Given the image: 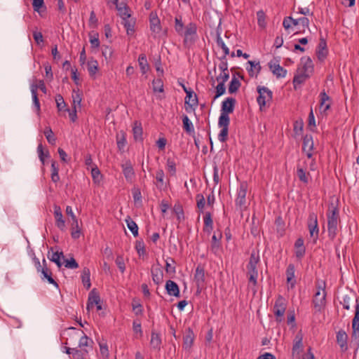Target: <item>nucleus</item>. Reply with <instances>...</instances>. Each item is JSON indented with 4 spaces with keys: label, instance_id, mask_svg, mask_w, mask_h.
Wrapping results in <instances>:
<instances>
[{
    "label": "nucleus",
    "instance_id": "obj_1",
    "mask_svg": "<svg viewBox=\"0 0 359 359\" xmlns=\"http://www.w3.org/2000/svg\"><path fill=\"white\" fill-rule=\"evenodd\" d=\"M355 302V316L352 321V337H355L356 333L359 331V300L358 298H354L353 296H344L343 298V307L345 309H349L350 305L353 304Z\"/></svg>",
    "mask_w": 359,
    "mask_h": 359
},
{
    "label": "nucleus",
    "instance_id": "obj_2",
    "mask_svg": "<svg viewBox=\"0 0 359 359\" xmlns=\"http://www.w3.org/2000/svg\"><path fill=\"white\" fill-rule=\"evenodd\" d=\"M339 221V210L332 203L329 208L327 212V226L329 237L333 239L337 231V226Z\"/></svg>",
    "mask_w": 359,
    "mask_h": 359
},
{
    "label": "nucleus",
    "instance_id": "obj_3",
    "mask_svg": "<svg viewBox=\"0 0 359 359\" xmlns=\"http://www.w3.org/2000/svg\"><path fill=\"white\" fill-rule=\"evenodd\" d=\"M325 297V283H318L313 299V304L316 312H320L324 309L326 304Z\"/></svg>",
    "mask_w": 359,
    "mask_h": 359
},
{
    "label": "nucleus",
    "instance_id": "obj_4",
    "mask_svg": "<svg viewBox=\"0 0 359 359\" xmlns=\"http://www.w3.org/2000/svg\"><path fill=\"white\" fill-rule=\"evenodd\" d=\"M285 299L281 295H278L273 306V313L276 316V320L281 322L283 320L286 310Z\"/></svg>",
    "mask_w": 359,
    "mask_h": 359
},
{
    "label": "nucleus",
    "instance_id": "obj_5",
    "mask_svg": "<svg viewBox=\"0 0 359 359\" xmlns=\"http://www.w3.org/2000/svg\"><path fill=\"white\" fill-rule=\"evenodd\" d=\"M257 92L259 96L257 98L258 104L259 105L260 109L262 110L265 107L266 102H270L272 100V92L268 88L264 86H258Z\"/></svg>",
    "mask_w": 359,
    "mask_h": 359
},
{
    "label": "nucleus",
    "instance_id": "obj_6",
    "mask_svg": "<svg viewBox=\"0 0 359 359\" xmlns=\"http://www.w3.org/2000/svg\"><path fill=\"white\" fill-rule=\"evenodd\" d=\"M66 214L71 217L72 219V232L71 235L74 239H77L80 237L81 229L79 226L78 219L74 215L72 208L71 206H67Z\"/></svg>",
    "mask_w": 359,
    "mask_h": 359
},
{
    "label": "nucleus",
    "instance_id": "obj_7",
    "mask_svg": "<svg viewBox=\"0 0 359 359\" xmlns=\"http://www.w3.org/2000/svg\"><path fill=\"white\" fill-rule=\"evenodd\" d=\"M248 191V184L243 182L240 184L237 191V197L236 199V204L242 210L245 208L246 204V194Z\"/></svg>",
    "mask_w": 359,
    "mask_h": 359
},
{
    "label": "nucleus",
    "instance_id": "obj_8",
    "mask_svg": "<svg viewBox=\"0 0 359 359\" xmlns=\"http://www.w3.org/2000/svg\"><path fill=\"white\" fill-rule=\"evenodd\" d=\"M308 229L309 230L310 236L316 241L318 238L319 229L317 215L313 212L311 213L309 216Z\"/></svg>",
    "mask_w": 359,
    "mask_h": 359
},
{
    "label": "nucleus",
    "instance_id": "obj_9",
    "mask_svg": "<svg viewBox=\"0 0 359 359\" xmlns=\"http://www.w3.org/2000/svg\"><path fill=\"white\" fill-rule=\"evenodd\" d=\"M269 67L277 78H283L286 76L287 71L280 66L279 60L273 59L269 62Z\"/></svg>",
    "mask_w": 359,
    "mask_h": 359
},
{
    "label": "nucleus",
    "instance_id": "obj_10",
    "mask_svg": "<svg viewBox=\"0 0 359 359\" xmlns=\"http://www.w3.org/2000/svg\"><path fill=\"white\" fill-rule=\"evenodd\" d=\"M303 151L306 153L308 158L311 159L313 156L312 151L313 150V140L311 135H306L303 139Z\"/></svg>",
    "mask_w": 359,
    "mask_h": 359
},
{
    "label": "nucleus",
    "instance_id": "obj_11",
    "mask_svg": "<svg viewBox=\"0 0 359 359\" xmlns=\"http://www.w3.org/2000/svg\"><path fill=\"white\" fill-rule=\"evenodd\" d=\"M194 281L198 290H201L205 286V271L200 265H198L196 269Z\"/></svg>",
    "mask_w": 359,
    "mask_h": 359
},
{
    "label": "nucleus",
    "instance_id": "obj_12",
    "mask_svg": "<svg viewBox=\"0 0 359 359\" xmlns=\"http://www.w3.org/2000/svg\"><path fill=\"white\" fill-rule=\"evenodd\" d=\"M122 171L127 182L132 183L135 177V172L130 161L121 165Z\"/></svg>",
    "mask_w": 359,
    "mask_h": 359
},
{
    "label": "nucleus",
    "instance_id": "obj_13",
    "mask_svg": "<svg viewBox=\"0 0 359 359\" xmlns=\"http://www.w3.org/2000/svg\"><path fill=\"white\" fill-rule=\"evenodd\" d=\"M297 69L310 75L313 70V65L311 58L309 57H302Z\"/></svg>",
    "mask_w": 359,
    "mask_h": 359
},
{
    "label": "nucleus",
    "instance_id": "obj_14",
    "mask_svg": "<svg viewBox=\"0 0 359 359\" xmlns=\"http://www.w3.org/2000/svg\"><path fill=\"white\" fill-rule=\"evenodd\" d=\"M236 100L233 97H227L222 103L221 113L229 114L234 110Z\"/></svg>",
    "mask_w": 359,
    "mask_h": 359
},
{
    "label": "nucleus",
    "instance_id": "obj_15",
    "mask_svg": "<svg viewBox=\"0 0 359 359\" xmlns=\"http://www.w3.org/2000/svg\"><path fill=\"white\" fill-rule=\"evenodd\" d=\"M151 277L154 283L159 285L163 281V273L160 264L154 265L151 269Z\"/></svg>",
    "mask_w": 359,
    "mask_h": 359
},
{
    "label": "nucleus",
    "instance_id": "obj_16",
    "mask_svg": "<svg viewBox=\"0 0 359 359\" xmlns=\"http://www.w3.org/2000/svg\"><path fill=\"white\" fill-rule=\"evenodd\" d=\"M150 29L151 32L158 34L161 30L160 20L156 12L152 11L149 15Z\"/></svg>",
    "mask_w": 359,
    "mask_h": 359
},
{
    "label": "nucleus",
    "instance_id": "obj_17",
    "mask_svg": "<svg viewBox=\"0 0 359 359\" xmlns=\"http://www.w3.org/2000/svg\"><path fill=\"white\" fill-rule=\"evenodd\" d=\"M66 353L68 354H72L73 359H84L85 355L88 353V350L87 348L78 349L77 348H69L65 347Z\"/></svg>",
    "mask_w": 359,
    "mask_h": 359
},
{
    "label": "nucleus",
    "instance_id": "obj_18",
    "mask_svg": "<svg viewBox=\"0 0 359 359\" xmlns=\"http://www.w3.org/2000/svg\"><path fill=\"white\" fill-rule=\"evenodd\" d=\"M320 110L321 113L327 114V111L330 107V98L326 94L325 91H323L320 93Z\"/></svg>",
    "mask_w": 359,
    "mask_h": 359
},
{
    "label": "nucleus",
    "instance_id": "obj_19",
    "mask_svg": "<svg viewBox=\"0 0 359 359\" xmlns=\"http://www.w3.org/2000/svg\"><path fill=\"white\" fill-rule=\"evenodd\" d=\"M54 216L55 219L56 226L62 231L65 228V222L63 219L61 208L58 205L54 206Z\"/></svg>",
    "mask_w": 359,
    "mask_h": 359
},
{
    "label": "nucleus",
    "instance_id": "obj_20",
    "mask_svg": "<svg viewBox=\"0 0 359 359\" xmlns=\"http://www.w3.org/2000/svg\"><path fill=\"white\" fill-rule=\"evenodd\" d=\"M197 27L196 24L189 23L185 28L184 32L183 31V34L184 36V42H187L189 40L192 41L194 36L196 35Z\"/></svg>",
    "mask_w": 359,
    "mask_h": 359
},
{
    "label": "nucleus",
    "instance_id": "obj_21",
    "mask_svg": "<svg viewBox=\"0 0 359 359\" xmlns=\"http://www.w3.org/2000/svg\"><path fill=\"white\" fill-rule=\"evenodd\" d=\"M99 302H100V295L95 289H93L90 292L88 295L87 309L90 310L93 309L95 305L99 304Z\"/></svg>",
    "mask_w": 359,
    "mask_h": 359
},
{
    "label": "nucleus",
    "instance_id": "obj_22",
    "mask_svg": "<svg viewBox=\"0 0 359 359\" xmlns=\"http://www.w3.org/2000/svg\"><path fill=\"white\" fill-rule=\"evenodd\" d=\"M165 290L169 295L180 297V289L175 282L168 280L165 283Z\"/></svg>",
    "mask_w": 359,
    "mask_h": 359
},
{
    "label": "nucleus",
    "instance_id": "obj_23",
    "mask_svg": "<svg viewBox=\"0 0 359 359\" xmlns=\"http://www.w3.org/2000/svg\"><path fill=\"white\" fill-rule=\"evenodd\" d=\"M295 268L292 264H289L286 270L287 283L293 288L295 285L296 280L294 278Z\"/></svg>",
    "mask_w": 359,
    "mask_h": 359
},
{
    "label": "nucleus",
    "instance_id": "obj_24",
    "mask_svg": "<svg viewBox=\"0 0 359 359\" xmlns=\"http://www.w3.org/2000/svg\"><path fill=\"white\" fill-rule=\"evenodd\" d=\"M186 94L185 104H187L191 107L196 106L198 104V99L196 95L193 92V90L189 88V91L187 92Z\"/></svg>",
    "mask_w": 359,
    "mask_h": 359
},
{
    "label": "nucleus",
    "instance_id": "obj_25",
    "mask_svg": "<svg viewBox=\"0 0 359 359\" xmlns=\"http://www.w3.org/2000/svg\"><path fill=\"white\" fill-rule=\"evenodd\" d=\"M304 350V345L302 343V338H299L298 340H297L292 347V355L293 358H297L299 359L300 353Z\"/></svg>",
    "mask_w": 359,
    "mask_h": 359
},
{
    "label": "nucleus",
    "instance_id": "obj_26",
    "mask_svg": "<svg viewBox=\"0 0 359 359\" xmlns=\"http://www.w3.org/2000/svg\"><path fill=\"white\" fill-rule=\"evenodd\" d=\"M90 276V269L87 267L83 268L81 273V279L83 286L86 287L87 290H88L91 286Z\"/></svg>",
    "mask_w": 359,
    "mask_h": 359
},
{
    "label": "nucleus",
    "instance_id": "obj_27",
    "mask_svg": "<svg viewBox=\"0 0 359 359\" xmlns=\"http://www.w3.org/2000/svg\"><path fill=\"white\" fill-rule=\"evenodd\" d=\"M204 231L208 233L211 232L213 228V222L211 213L209 212H205L204 216Z\"/></svg>",
    "mask_w": 359,
    "mask_h": 359
},
{
    "label": "nucleus",
    "instance_id": "obj_28",
    "mask_svg": "<svg viewBox=\"0 0 359 359\" xmlns=\"http://www.w3.org/2000/svg\"><path fill=\"white\" fill-rule=\"evenodd\" d=\"M297 175L301 182L305 184H307L309 182V173L306 172V170L303 167L300 165L297 166Z\"/></svg>",
    "mask_w": 359,
    "mask_h": 359
},
{
    "label": "nucleus",
    "instance_id": "obj_29",
    "mask_svg": "<svg viewBox=\"0 0 359 359\" xmlns=\"http://www.w3.org/2000/svg\"><path fill=\"white\" fill-rule=\"evenodd\" d=\"M309 76H310V75L308 74V73H304V72H301V71L297 69V74H295V76L294 77V79H293V83H294V85H296V84H302Z\"/></svg>",
    "mask_w": 359,
    "mask_h": 359
},
{
    "label": "nucleus",
    "instance_id": "obj_30",
    "mask_svg": "<svg viewBox=\"0 0 359 359\" xmlns=\"http://www.w3.org/2000/svg\"><path fill=\"white\" fill-rule=\"evenodd\" d=\"M134 138L136 141L142 140V128L141 123L135 122L133 128Z\"/></svg>",
    "mask_w": 359,
    "mask_h": 359
},
{
    "label": "nucleus",
    "instance_id": "obj_31",
    "mask_svg": "<svg viewBox=\"0 0 359 359\" xmlns=\"http://www.w3.org/2000/svg\"><path fill=\"white\" fill-rule=\"evenodd\" d=\"M64 257L65 256L62 252H53L50 256L48 255L49 259L51 262H55L59 268L62 265L60 259L61 258L64 259Z\"/></svg>",
    "mask_w": 359,
    "mask_h": 359
},
{
    "label": "nucleus",
    "instance_id": "obj_32",
    "mask_svg": "<svg viewBox=\"0 0 359 359\" xmlns=\"http://www.w3.org/2000/svg\"><path fill=\"white\" fill-rule=\"evenodd\" d=\"M182 123L183 128L187 133L191 134L194 132L193 123L187 115L182 116Z\"/></svg>",
    "mask_w": 359,
    "mask_h": 359
},
{
    "label": "nucleus",
    "instance_id": "obj_33",
    "mask_svg": "<svg viewBox=\"0 0 359 359\" xmlns=\"http://www.w3.org/2000/svg\"><path fill=\"white\" fill-rule=\"evenodd\" d=\"M248 63L250 65V68L248 69L250 76H253L255 74H257L260 72L261 66L259 62L249 60Z\"/></svg>",
    "mask_w": 359,
    "mask_h": 359
},
{
    "label": "nucleus",
    "instance_id": "obj_34",
    "mask_svg": "<svg viewBox=\"0 0 359 359\" xmlns=\"http://www.w3.org/2000/svg\"><path fill=\"white\" fill-rule=\"evenodd\" d=\"M88 71L90 76H94L98 70V62L97 60L91 59L88 62Z\"/></svg>",
    "mask_w": 359,
    "mask_h": 359
},
{
    "label": "nucleus",
    "instance_id": "obj_35",
    "mask_svg": "<svg viewBox=\"0 0 359 359\" xmlns=\"http://www.w3.org/2000/svg\"><path fill=\"white\" fill-rule=\"evenodd\" d=\"M93 341L91 338H80L79 342V348H87L88 351L93 348Z\"/></svg>",
    "mask_w": 359,
    "mask_h": 359
},
{
    "label": "nucleus",
    "instance_id": "obj_36",
    "mask_svg": "<svg viewBox=\"0 0 359 359\" xmlns=\"http://www.w3.org/2000/svg\"><path fill=\"white\" fill-rule=\"evenodd\" d=\"M299 27L302 26V29L299 27V30H297L294 34H297L299 33H304L305 29L309 28V20L306 17H302L298 18Z\"/></svg>",
    "mask_w": 359,
    "mask_h": 359
},
{
    "label": "nucleus",
    "instance_id": "obj_37",
    "mask_svg": "<svg viewBox=\"0 0 359 359\" xmlns=\"http://www.w3.org/2000/svg\"><path fill=\"white\" fill-rule=\"evenodd\" d=\"M126 222L127 224L128 228L132 232L134 236H137L138 235V226L137 224L130 217H128L126 219Z\"/></svg>",
    "mask_w": 359,
    "mask_h": 359
},
{
    "label": "nucleus",
    "instance_id": "obj_38",
    "mask_svg": "<svg viewBox=\"0 0 359 359\" xmlns=\"http://www.w3.org/2000/svg\"><path fill=\"white\" fill-rule=\"evenodd\" d=\"M138 62L141 72L143 74H145L149 69V65L147 60L146 55L144 54H141L139 55Z\"/></svg>",
    "mask_w": 359,
    "mask_h": 359
},
{
    "label": "nucleus",
    "instance_id": "obj_39",
    "mask_svg": "<svg viewBox=\"0 0 359 359\" xmlns=\"http://www.w3.org/2000/svg\"><path fill=\"white\" fill-rule=\"evenodd\" d=\"M116 8L119 13V15L122 18L123 20H126L130 17V13H129L128 7L123 5V6L119 5H116Z\"/></svg>",
    "mask_w": 359,
    "mask_h": 359
},
{
    "label": "nucleus",
    "instance_id": "obj_40",
    "mask_svg": "<svg viewBox=\"0 0 359 359\" xmlns=\"http://www.w3.org/2000/svg\"><path fill=\"white\" fill-rule=\"evenodd\" d=\"M72 108H77V107H81V102L82 100L81 94L80 93L79 90H73L72 94Z\"/></svg>",
    "mask_w": 359,
    "mask_h": 359
},
{
    "label": "nucleus",
    "instance_id": "obj_41",
    "mask_svg": "<svg viewBox=\"0 0 359 359\" xmlns=\"http://www.w3.org/2000/svg\"><path fill=\"white\" fill-rule=\"evenodd\" d=\"M58 172L59 168L56 165L55 161H53L51 163V180L55 183L57 182L60 180Z\"/></svg>",
    "mask_w": 359,
    "mask_h": 359
},
{
    "label": "nucleus",
    "instance_id": "obj_42",
    "mask_svg": "<svg viewBox=\"0 0 359 359\" xmlns=\"http://www.w3.org/2000/svg\"><path fill=\"white\" fill-rule=\"evenodd\" d=\"M241 86V82L239 81V80L236 78V77H233L230 83H229V93H236L238 88H240Z\"/></svg>",
    "mask_w": 359,
    "mask_h": 359
},
{
    "label": "nucleus",
    "instance_id": "obj_43",
    "mask_svg": "<svg viewBox=\"0 0 359 359\" xmlns=\"http://www.w3.org/2000/svg\"><path fill=\"white\" fill-rule=\"evenodd\" d=\"M230 123V118L229 114L221 113L219 117L218 126L219 127H229Z\"/></svg>",
    "mask_w": 359,
    "mask_h": 359
},
{
    "label": "nucleus",
    "instance_id": "obj_44",
    "mask_svg": "<svg viewBox=\"0 0 359 359\" xmlns=\"http://www.w3.org/2000/svg\"><path fill=\"white\" fill-rule=\"evenodd\" d=\"M326 43L325 41L321 40L318 45V57L319 60H323L327 55V50L325 49Z\"/></svg>",
    "mask_w": 359,
    "mask_h": 359
},
{
    "label": "nucleus",
    "instance_id": "obj_45",
    "mask_svg": "<svg viewBox=\"0 0 359 359\" xmlns=\"http://www.w3.org/2000/svg\"><path fill=\"white\" fill-rule=\"evenodd\" d=\"M37 153L40 161H41L42 164L44 165L45 157L48 158L50 156L49 151H46V152H44L42 144H39L37 147Z\"/></svg>",
    "mask_w": 359,
    "mask_h": 359
},
{
    "label": "nucleus",
    "instance_id": "obj_46",
    "mask_svg": "<svg viewBox=\"0 0 359 359\" xmlns=\"http://www.w3.org/2000/svg\"><path fill=\"white\" fill-rule=\"evenodd\" d=\"M64 265L67 269H75L79 267V264L74 257L70 259H65L64 257Z\"/></svg>",
    "mask_w": 359,
    "mask_h": 359
},
{
    "label": "nucleus",
    "instance_id": "obj_47",
    "mask_svg": "<svg viewBox=\"0 0 359 359\" xmlns=\"http://www.w3.org/2000/svg\"><path fill=\"white\" fill-rule=\"evenodd\" d=\"M116 143L118 149L121 150L124 148L126 143V139L123 132H121L116 135Z\"/></svg>",
    "mask_w": 359,
    "mask_h": 359
},
{
    "label": "nucleus",
    "instance_id": "obj_48",
    "mask_svg": "<svg viewBox=\"0 0 359 359\" xmlns=\"http://www.w3.org/2000/svg\"><path fill=\"white\" fill-rule=\"evenodd\" d=\"M175 29L178 34L182 35L184 31V24L182 20V17H176L175 19Z\"/></svg>",
    "mask_w": 359,
    "mask_h": 359
},
{
    "label": "nucleus",
    "instance_id": "obj_49",
    "mask_svg": "<svg viewBox=\"0 0 359 359\" xmlns=\"http://www.w3.org/2000/svg\"><path fill=\"white\" fill-rule=\"evenodd\" d=\"M44 135L47 139V141L48 143L51 144H55L56 139L53 135V133L50 128L47 127L44 130Z\"/></svg>",
    "mask_w": 359,
    "mask_h": 359
},
{
    "label": "nucleus",
    "instance_id": "obj_50",
    "mask_svg": "<svg viewBox=\"0 0 359 359\" xmlns=\"http://www.w3.org/2000/svg\"><path fill=\"white\" fill-rule=\"evenodd\" d=\"M43 267L41 268L42 280L46 279L48 276H52V272L50 269L47 267V263L45 259L42 260Z\"/></svg>",
    "mask_w": 359,
    "mask_h": 359
},
{
    "label": "nucleus",
    "instance_id": "obj_51",
    "mask_svg": "<svg viewBox=\"0 0 359 359\" xmlns=\"http://www.w3.org/2000/svg\"><path fill=\"white\" fill-rule=\"evenodd\" d=\"M196 200L197 203V208L199 209L201 212H203L205 205V200L203 195L201 194H198L196 196Z\"/></svg>",
    "mask_w": 359,
    "mask_h": 359
},
{
    "label": "nucleus",
    "instance_id": "obj_52",
    "mask_svg": "<svg viewBox=\"0 0 359 359\" xmlns=\"http://www.w3.org/2000/svg\"><path fill=\"white\" fill-rule=\"evenodd\" d=\"M217 44L223 50L224 55L222 57V59L224 60L226 56L229 54V49L219 36L217 38Z\"/></svg>",
    "mask_w": 359,
    "mask_h": 359
},
{
    "label": "nucleus",
    "instance_id": "obj_53",
    "mask_svg": "<svg viewBox=\"0 0 359 359\" xmlns=\"http://www.w3.org/2000/svg\"><path fill=\"white\" fill-rule=\"evenodd\" d=\"M222 238V233L220 232H218L216 233H214L212 237V248L214 249H218L219 247V241Z\"/></svg>",
    "mask_w": 359,
    "mask_h": 359
},
{
    "label": "nucleus",
    "instance_id": "obj_54",
    "mask_svg": "<svg viewBox=\"0 0 359 359\" xmlns=\"http://www.w3.org/2000/svg\"><path fill=\"white\" fill-rule=\"evenodd\" d=\"M153 90L154 92H163V83L161 79H158L153 81Z\"/></svg>",
    "mask_w": 359,
    "mask_h": 359
},
{
    "label": "nucleus",
    "instance_id": "obj_55",
    "mask_svg": "<svg viewBox=\"0 0 359 359\" xmlns=\"http://www.w3.org/2000/svg\"><path fill=\"white\" fill-rule=\"evenodd\" d=\"M166 165L168 171L170 173V175H175L176 173V164L174 160L171 158H168Z\"/></svg>",
    "mask_w": 359,
    "mask_h": 359
},
{
    "label": "nucleus",
    "instance_id": "obj_56",
    "mask_svg": "<svg viewBox=\"0 0 359 359\" xmlns=\"http://www.w3.org/2000/svg\"><path fill=\"white\" fill-rule=\"evenodd\" d=\"M116 264L117 265L120 271L123 273L126 270L125 262L123 257L122 255H118L115 260Z\"/></svg>",
    "mask_w": 359,
    "mask_h": 359
},
{
    "label": "nucleus",
    "instance_id": "obj_57",
    "mask_svg": "<svg viewBox=\"0 0 359 359\" xmlns=\"http://www.w3.org/2000/svg\"><path fill=\"white\" fill-rule=\"evenodd\" d=\"M222 130H220V133L218 135V140L221 142H224L226 141L228 137V133H229V127H221Z\"/></svg>",
    "mask_w": 359,
    "mask_h": 359
},
{
    "label": "nucleus",
    "instance_id": "obj_58",
    "mask_svg": "<svg viewBox=\"0 0 359 359\" xmlns=\"http://www.w3.org/2000/svg\"><path fill=\"white\" fill-rule=\"evenodd\" d=\"M257 22L258 25L261 27H265L266 22H265V13L263 11H259L257 12Z\"/></svg>",
    "mask_w": 359,
    "mask_h": 359
},
{
    "label": "nucleus",
    "instance_id": "obj_59",
    "mask_svg": "<svg viewBox=\"0 0 359 359\" xmlns=\"http://www.w3.org/2000/svg\"><path fill=\"white\" fill-rule=\"evenodd\" d=\"M229 79V72H221L219 75H218L216 77V80L218 82V83H223L225 84V83L228 81Z\"/></svg>",
    "mask_w": 359,
    "mask_h": 359
},
{
    "label": "nucleus",
    "instance_id": "obj_60",
    "mask_svg": "<svg viewBox=\"0 0 359 359\" xmlns=\"http://www.w3.org/2000/svg\"><path fill=\"white\" fill-rule=\"evenodd\" d=\"M55 102L57 104V107L59 111H62L66 107V103L61 95H57L55 96Z\"/></svg>",
    "mask_w": 359,
    "mask_h": 359
},
{
    "label": "nucleus",
    "instance_id": "obj_61",
    "mask_svg": "<svg viewBox=\"0 0 359 359\" xmlns=\"http://www.w3.org/2000/svg\"><path fill=\"white\" fill-rule=\"evenodd\" d=\"M165 174L162 169L158 170L156 173V179L160 184H157L158 187H161L163 185Z\"/></svg>",
    "mask_w": 359,
    "mask_h": 359
},
{
    "label": "nucleus",
    "instance_id": "obj_62",
    "mask_svg": "<svg viewBox=\"0 0 359 359\" xmlns=\"http://www.w3.org/2000/svg\"><path fill=\"white\" fill-rule=\"evenodd\" d=\"M226 88L225 84L218 83L216 86V95L214 97V100L225 93Z\"/></svg>",
    "mask_w": 359,
    "mask_h": 359
},
{
    "label": "nucleus",
    "instance_id": "obj_63",
    "mask_svg": "<svg viewBox=\"0 0 359 359\" xmlns=\"http://www.w3.org/2000/svg\"><path fill=\"white\" fill-rule=\"evenodd\" d=\"M32 6L34 11L40 13L41 8L44 7L43 0H33Z\"/></svg>",
    "mask_w": 359,
    "mask_h": 359
},
{
    "label": "nucleus",
    "instance_id": "obj_64",
    "mask_svg": "<svg viewBox=\"0 0 359 359\" xmlns=\"http://www.w3.org/2000/svg\"><path fill=\"white\" fill-rule=\"evenodd\" d=\"M91 175L95 182H99L101 177L100 170L95 166L91 168Z\"/></svg>",
    "mask_w": 359,
    "mask_h": 359
}]
</instances>
